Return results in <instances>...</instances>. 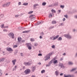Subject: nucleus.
<instances>
[{"label":"nucleus","mask_w":77,"mask_h":77,"mask_svg":"<svg viewBox=\"0 0 77 77\" xmlns=\"http://www.w3.org/2000/svg\"><path fill=\"white\" fill-rule=\"evenodd\" d=\"M52 55V53L50 52L48 54H47L44 57L45 58H46V59L45 60V61L47 60L48 59H50V56Z\"/></svg>","instance_id":"1"},{"label":"nucleus","mask_w":77,"mask_h":77,"mask_svg":"<svg viewBox=\"0 0 77 77\" xmlns=\"http://www.w3.org/2000/svg\"><path fill=\"white\" fill-rule=\"evenodd\" d=\"M30 72V70L29 69H27L24 71V72L25 74H28Z\"/></svg>","instance_id":"2"},{"label":"nucleus","mask_w":77,"mask_h":77,"mask_svg":"<svg viewBox=\"0 0 77 77\" xmlns=\"http://www.w3.org/2000/svg\"><path fill=\"white\" fill-rule=\"evenodd\" d=\"M8 35L10 36V37H11L12 38H14V34L12 32H10L8 34Z\"/></svg>","instance_id":"3"},{"label":"nucleus","mask_w":77,"mask_h":77,"mask_svg":"<svg viewBox=\"0 0 77 77\" xmlns=\"http://www.w3.org/2000/svg\"><path fill=\"white\" fill-rule=\"evenodd\" d=\"M24 64L26 66H29V65H31V63L29 62H24Z\"/></svg>","instance_id":"4"},{"label":"nucleus","mask_w":77,"mask_h":77,"mask_svg":"<svg viewBox=\"0 0 77 77\" xmlns=\"http://www.w3.org/2000/svg\"><path fill=\"white\" fill-rule=\"evenodd\" d=\"M11 4V3L10 2H8L7 4H5L3 5V7H8V6H9Z\"/></svg>","instance_id":"5"},{"label":"nucleus","mask_w":77,"mask_h":77,"mask_svg":"<svg viewBox=\"0 0 77 77\" xmlns=\"http://www.w3.org/2000/svg\"><path fill=\"white\" fill-rule=\"evenodd\" d=\"M7 50L8 51H13V50L11 48L8 47L7 48Z\"/></svg>","instance_id":"6"},{"label":"nucleus","mask_w":77,"mask_h":77,"mask_svg":"<svg viewBox=\"0 0 77 77\" xmlns=\"http://www.w3.org/2000/svg\"><path fill=\"white\" fill-rule=\"evenodd\" d=\"M36 67L35 66H32V72H34L35 70L36 69Z\"/></svg>","instance_id":"7"},{"label":"nucleus","mask_w":77,"mask_h":77,"mask_svg":"<svg viewBox=\"0 0 77 77\" xmlns=\"http://www.w3.org/2000/svg\"><path fill=\"white\" fill-rule=\"evenodd\" d=\"M59 66L61 67V68H65L64 66H63V64L62 63H59Z\"/></svg>","instance_id":"8"},{"label":"nucleus","mask_w":77,"mask_h":77,"mask_svg":"<svg viewBox=\"0 0 77 77\" xmlns=\"http://www.w3.org/2000/svg\"><path fill=\"white\" fill-rule=\"evenodd\" d=\"M30 44H27V47H28V49L29 50H31L32 49V47L31 46H29Z\"/></svg>","instance_id":"9"},{"label":"nucleus","mask_w":77,"mask_h":77,"mask_svg":"<svg viewBox=\"0 0 77 77\" xmlns=\"http://www.w3.org/2000/svg\"><path fill=\"white\" fill-rule=\"evenodd\" d=\"M16 61H17V60L16 59L12 61V62L14 65H15V62H16Z\"/></svg>","instance_id":"10"},{"label":"nucleus","mask_w":77,"mask_h":77,"mask_svg":"<svg viewBox=\"0 0 77 77\" xmlns=\"http://www.w3.org/2000/svg\"><path fill=\"white\" fill-rule=\"evenodd\" d=\"M5 60V58H1L0 59V63L2 62H4Z\"/></svg>","instance_id":"11"},{"label":"nucleus","mask_w":77,"mask_h":77,"mask_svg":"<svg viewBox=\"0 0 77 77\" xmlns=\"http://www.w3.org/2000/svg\"><path fill=\"white\" fill-rule=\"evenodd\" d=\"M72 38V37L70 35L68 34V39H71Z\"/></svg>","instance_id":"12"},{"label":"nucleus","mask_w":77,"mask_h":77,"mask_svg":"<svg viewBox=\"0 0 77 77\" xmlns=\"http://www.w3.org/2000/svg\"><path fill=\"white\" fill-rule=\"evenodd\" d=\"M59 36V35H57L56 36L54 37V38H53V40H55V39H57V38H58Z\"/></svg>","instance_id":"13"},{"label":"nucleus","mask_w":77,"mask_h":77,"mask_svg":"<svg viewBox=\"0 0 77 77\" xmlns=\"http://www.w3.org/2000/svg\"><path fill=\"white\" fill-rule=\"evenodd\" d=\"M55 60V58H54L51 61H50L49 62V64H51V63H53V60Z\"/></svg>","instance_id":"14"},{"label":"nucleus","mask_w":77,"mask_h":77,"mask_svg":"<svg viewBox=\"0 0 77 77\" xmlns=\"http://www.w3.org/2000/svg\"><path fill=\"white\" fill-rule=\"evenodd\" d=\"M55 74L56 76H58L59 75V72L56 71L55 72Z\"/></svg>","instance_id":"15"},{"label":"nucleus","mask_w":77,"mask_h":77,"mask_svg":"<svg viewBox=\"0 0 77 77\" xmlns=\"http://www.w3.org/2000/svg\"><path fill=\"white\" fill-rule=\"evenodd\" d=\"M30 32V31L29 30H28V31H23L22 32V33H29V32Z\"/></svg>","instance_id":"16"},{"label":"nucleus","mask_w":77,"mask_h":77,"mask_svg":"<svg viewBox=\"0 0 77 77\" xmlns=\"http://www.w3.org/2000/svg\"><path fill=\"white\" fill-rule=\"evenodd\" d=\"M58 63V61H57V60H54V61H53V63L54 64H56V63Z\"/></svg>","instance_id":"17"},{"label":"nucleus","mask_w":77,"mask_h":77,"mask_svg":"<svg viewBox=\"0 0 77 77\" xmlns=\"http://www.w3.org/2000/svg\"><path fill=\"white\" fill-rule=\"evenodd\" d=\"M17 39L18 42H20L21 41V37H18L17 38Z\"/></svg>","instance_id":"18"},{"label":"nucleus","mask_w":77,"mask_h":77,"mask_svg":"<svg viewBox=\"0 0 77 77\" xmlns=\"http://www.w3.org/2000/svg\"><path fill=\"white\" fill-rule=\"evenodd\" d=\"M40 24H41V22H38L37 23L35 24V26H38V25H39Z\"/></svg>","instance_id":"19"},{"label":"nucleus","mask_w":77,"mask_h":77,"mask_svg":"<svg viewBox=\"0 0 77 77\" xmlns=\"http://www.w3.org/2000/svg\"><path fill=\"white\" fill-rule=\"evenodd\" d=\"M17 66H15L14 67V68H13V71H14V70H16V69H17Z\"/></svg>","instance_id":"20"},{"label":"nucleus","mask_w":77,"mask_h":77,"mask_svg":"<svg viewBox=\"0 0 77 77\" xmlns=\"http://www.w3.org/2000/svg\"><path fill=\"white\" fill-rule=\"evenodd\" d=\"M68 64L70 65H73V63L71 62H68Z\"/></svg>","instance_id":"21"},{"label":"nucleus","mask_w":77,"mask_h":77,"mask_svg":"<svg viewBox=\"0 0 77 77\" xmlns=\"http://www.w3.org/2000/svg\"><path fill=\"white\" fill-rule=\"evenodd\" d=\"M62 38L61 37H59L58 38V41H62Z\"/></svg>","instance_id":"22"},{"label":"nucleus","mask_w":77,"mask_h":77,"mask_svg":"<svg viewBox=\"0 0 77 77\" xmlns=\"http://www.w3.org/2000/svg\"><path fill=\"white\" fill-rule=\"evenodd\" d=\"M56 21L55 20H53L52 22V24H56Z\"/></svg>","instance_id":"23"},{"label":"nucleus","mask_w":77,"mask_h":77,"mask_svg":"<svg viewBox=\"0 0 77 77\" xmlns=\"http://www.w3.org/2000/svg\"><path fill=\"white\" fill-rule=\"evenodd\" d=\"M75 69H76V68H73V69H72L71 70H70V72H72L73 71H75Z\"/></svg>","instance_id":"24"},{"label":"nucleus","mask_w":77,"mask_h":77,"mask_svg":"<svg viewBox=\"0 0 77 77\" xmlns=\"http://www.w3.org/2000/svg\"><path fill=\"white\" fill-rule=\"evenodd\" d=\"M64 7H65V6H64V5H60V8H62V9H63V8H64Z\"/></svg>","instance_id":"25"},{"label":"nucleus","mask_w":77,"mask_h":77,"mask_svg":"<svg viewBox=\"0 0 77 77\" xmlns=\"http://www.w3.org/2000/svg\"><path fill=\"white\" fill-rule=\"evenodd\" d=\"M0 27L2 29H3V27H4V24H1V25Z\"/></svg>","instance_id":"26"},{"label":"nucleus","mask_w":77,"mask_h":77,"mask_svg":"<svg viewBox=\"0 0 77 77\" xmlns=\"http://www.w3.org/2000/svg\"><path fill=\"white\" fill-rule=\"evenodd\" d=\"M35 17H32L31 18V21H33V20H35Z\"/></svg>","instance_id":"27"},{"label":"nucleus","mask_w":77,"mask_h":77,"mask_svg":"<svg viewBox=\"0 0 77 77\" xmlns=\"http://www.w3.org/2000/svg\"><path fill=\"white\" fill-rule=\"evenodd\" d=\"M23 5H24V6H27V5H28V3H24L23 4Z\"/></svg>","instance_id":"28"},{"label":"nucleus","mask_w":77,"mask_h":77,"mask_svg":"<svg viewBox=\"0 0 77 77\" xmlns=\"http://www.w3.org/2000/svg\"><path fill=\"white\" fill-rule=\"evenodd\" d=\"M64 37L66 38H68V34H64Z\"/></svg>","instance_id":"29"},{"label":"nucleus","mask_w":77,"mask_h":77,"mask_svg":"<svg viewBox=\"0 0 77 77\" xmlns=\"http://www.w3.org/2000/svg\"><path fill=\"white\" fill-rule=\"evenodd\" d=\"M52 17V14H51V13H50L49 14V18H50L51 17Z\"/></svg>","instance_id":"30"},{"label":"nucleus","mask_w":77,"mask_h":77,"mask_svg":"<svg viewBox=\"0 0 77 77\" xmlns=\"http://www.w3.org/2000/svg\"><path fill=\"white\" fill-rule=\"evenodd\" d=\"M46 5V2H43L42 3V6H45V5Z\"/></svg>","instance_id":"31"},{"label":"nucleus","mask_w":77,"mask_h":77,"mask_svg":"<svg viewBox=\"0 0 77 77\" xmlns=\"http://www.w3.org/2000/svg\"><path fill=\"white\" fill-rule=\"evenodd\" d=\"M54 26H51L50 27L49 29H53V28H54Z\"/></svg>","instance_id":"32"},{"label":"nucleus","mask_w":77,"mask_h":77,"mask_svg":"<svg viewBox=\"0 0 77 77\" xmlns=\"http://www.w3.org/2000/svg\"><path fill=\"white\" fill-rule=\"evenodd\" d=\"M38 4H35L33 5V7H36V6H38Z\"/></svg>","instance_id":"33"},{"label":"nucleus","mask_w":77,"mask_h":77,"mask_svg":"<svg viewBox=\"0 0 77 77\" xmlns=\"http://www.w3.org/2000/svg\"><path fill=\"white\" fill-rule=\"evenodd\" d=\"M0 17H1V18H3L4 17V15L3 14L1 15L0 16Z\"/></svg>","instance_id":"34"},{"label":"nucleus","mask_w":77,"mask_h":77,"mask_svg":"<svg viewBox=\"0 0 77 77\" xmlns=\"http://www.w3.org/2000/svg\"><path fill=\"white\" fill-rule=\"evenodd\" d=\"M51 12H54V13H56V11L53 9L51 10Z\"/></svg>","instance_id":"35"},{"label":"nucleus","mask_w":77,"mask_h":77,"mask_svg":"<svg viewBox=\"0 0 77 77\" xmlns=\"http://www.w3.org/2000/svg\"><path fill=\"white\" fill-rule=\"evenodd\" d=\"M41 34L42 36H44V33L43 32H42L41 33Z\"/></svg>","instance_id":"36"},{"label":"nucleus","mask_w":77,"mask_h":77,"mask_svg":"<svg viewBox=\"0 0 77 77\" xmlns=\"http://www.w3.org/2000/svg\"><path fill=\"white\" fill-rule=\"evenodd\" d=\"M32 12H33V11L29 12H28V14H32Z\"/></svg>","instance_id":"37"},{"label":"nucleus","mask_w":77,"mask_h":77,"mask_svg":"<svg viewBox=\"0 0 77 77\" xmlns=\"http://www.w3.org/2000/svg\"><path fill=\"white\" fill-rule=\"evenodd\" d=\"M30 41H31L32 42H33V41H34V39L33 38H32L31 39H30Z\"/></svg>","instance_id":"38"},{"label":"nucleus","mask_w":77,"mask_h":77,"mask_svg":"<svg viewBox=\"0 0 77 77\" xmlns=\"http://www.w3.org/2000/svg\"><path fill=\"white\" fill-rule=\"evenodd\" d=\"M45 71L44 70H43L41 71V73H42H42H44V72H45Z\"/></svg>","instance_id":"39"},{"label":"nucleus","mask_w":77,"mask_h":77,"mask_svg":"<svg viewBox=\"0 0 77 77\" xmlns=\"http://www.w3.org/2000/svg\"><path fill=\"white\" fill-rule=\"evenodd\" d=\"M34 46H35V47H37L38 45V43H35L34 44Z\"/></svg>","instance_id":"40"},{"label":"nucleus","mask_w":77,"mask_h":77,"mask_svg":"<svg viewBox=\"0 0 77 77\" xmlns=\"http://www.w3.org/2000/svg\"><path fill=\"white\" fill-rule=\"evenodd\" d=\"M50 66V64L49 63L48 64L46 65V67H47V66Z\"/></svg>","instance_id":"41"},{"label":"nucleus","mask_w":77,"mask_h":77,"mask_svg":"<svg viewBox=\"0 0 77 77\" xmlns=\"http://www.w3.org/2000/svg\"><path fill=\"white\" fill-rule=\"evenodd\" d=\"M64 17H65L66 18H67L68 17V15H64Z\"/></svg>","instance_id":"42"},{"label":"nucleus","mask_w":77,"mask_h":77,"mask_svg":"<svg viewBox=\"0 0 77 77\" xmlns=\"http://www.w3.org/2000/svg\"><path fill=\"white\" fill-rule=\"evenodd\" d=\"M52 48H54V47H55V46L54 45H53L51 47Z\"/></svg>","instance_id":"43"},{"label":"nucleus","mask_w":77,"mask_h":77,"mask_svg":"<svg viewBox=\"0 0 77 77\" xmlns=\"http://www.w3.org/2000/svg\"><path fill=\"white\" fill-rule=\"evenodd\" d=\"M73 77V76H71V75H68V77Z\"/></svg>","instance_id":"44"},{"label":"nucleus","mask_w":77,"mask_h":77,"mask_svg":"<svg viewBox=\"0 0 77 77\" xmlns=\"http://www.w3.org/2000/svg\"><path fill=\"white\" fill-rule=\"evenodd\" d=\"M3 31L4 32H8V30L6 29H3Z\"/></svg>","instance_id":"45"},{"label":"nucleus","mask_w":77,"mask_h":77,"mask_svg":"<svg viewBox=\"0 0 77 77\" xmlns=\"http://www.w3.org/2000/svg\"><path fill=\"white\" fill-rule=\"evenodd\" d=\"M58 5V3H55L54 4V6H57V5Z\"/></svg>","instance_id":"46"},{"label":"nucleus","mask_w":77,"mask_h":77,"mask_svg":"<svg viewBox=\"0 0 77 77\" xmlns=\"http://www.w3.org/2000/svg\"><path fill=\"white\" fill-rule=\"evenodd\" d=\"M22 29V27H19V30H21Z\"/></svg>","instance_id":"47"},{"label":"nucleus","mask_w":77,"mask_h":77,"mask_svg":"<svg viewBox=\"0 0 77 77\" xmlns=\"http://www.w3.org/2000/svg\"><path fill=\"white\" fill-rule=\"evenodd\" d=\"M58 12V14H59L60 13V12H61V10H59Z\"/></svg>","instance_id":"48"},{"label":"nucleus","mask_w":77,"mask_h":77,"mask_svg":"<svg viewBox=\"0 0 77 77\" xmlns=\"http://www.w3.org/2000/svg\"><path fill=\"white\" fill-rule=\"evenodd\" d=\"M20 55L21 56H23V53H21L20 54Z\"/></svg>","instance_id":"49"},{"label":"nucleus","mask_w":77,"mask_h":77,"mask_svg":"<svg viewBox=\"0 0 77 77\" xmlns=\"http://www.w3.org/2000/svg\"><path fill=\"white\" fill-rule=\"evenodd\" d=\"M63 58H61L60 59V61H62V60H63Z\"/></svg>","instance_id":"50"},{"label":"nucleus","mask_w":77,"mask_h":77,"mask_svg":"<svg viewBox=\"0 0 77 77\" xmlns=\"http://www.w3.org/2000/svg\"><path fill=\"white\" fill-rule=\"evenodd\" d=\"M64 77H68V75H66L65 74L64 75Z\"/></svg>","instance_id":"51"},{"label":"nucleus","mask_w":77,"mask_h":77,"mask_svg":"<svg viewBox=\"0 0 77 77\" xmlns=\"http://www.w3.org/2000/svg\"><path fill=\"white\" fill-rule=\"evenodd\" d=\"M38 56H42V54H38Z\"/></svg>","instance_id":"52"},{"label":"nucleus","mask_w":77,"mask_h":77,"mask_svg":"<svg viewBox=\"0 0 77 77\" xmlns=\"http://www.w3.org/2000/svg\"><path fill=\"white\" fill-rule=\"evenodd\" d=\"M39 38L40 39H42V36H41V35H40V36H39Z\"/></svg>","instance_id":"53"},{"label":"nucleus","mask_w":77,"mask_h":77,"mask_svg":"<svg viewBox=\"0 0 77 77\" xmlns=\"http://www.w3.org/2000/svg\"><path fill=\"white\" fill-rule=\"evenodd\" d=\"M17 54V52L16 51L14 52V54L15 55H16Z\"/></svg>","instance_id":"54"},{"label":"nucleus","mask_w":77,"mask_h":77,"mask_svg":"<svg viewBox=\"0 0 77 77\" xmlns=\"http://www.w3.org/2000/svg\"><path fill=\"white\" fill-rule=\"evenodd\" d=\"M21 42H25V40H22Z\"/></svg>","instance_id":"55"},{"label":"nucleus","mask_w":77,"mask_h":77,"mask_svg":"<svg viewBox=\"0 0 77 77\" xmlns=\"http://www.w3.org/2000/svg\"><path fill=\"white\" fill-rule=\"evenodd\" d=\"M4 28H8V26H5L4 27Z\"/></svg>","instance_id":"56"},{"label":"nucleus","mask_w":77,"mask_h":77,"mask_svg":"<svg viewBox=\"0 0 77 77\" xmlns=\"http://www.w3.org/2000/svg\"><path fill=\"white\" fill-rule=\"evenodd\" d=\"M52 6V5H48V7H49V8H51V7Z\"/></svg>","instance_id":"57"},{"label":"nucleus","mask_w":77,"mask_h":77,"mask_svg":"<svg viewBox=\"0 0 77 77\" xmlns=\"http://www.w3.org/2000/svg\"><path fill=\"white\" fill-rule=\"evenodd\" d=\"M18 47V46H17V45H14V48H16V47Z\"/></svg>","instance_id":"58"},{"label":"nucleus","mask_w":77,"mask_h":77,"mask_svg":"<svg viewBox=\"0 0 77 77\" xmlns=\"http://www.w3.org/2000/svg\"><path fill=\"white\" fill-rule=\"evenodd\" d=\"M2 75V72H0V76H1V75Z\"/></svg>","instance_id":"59"},{"label":"nucleus","mask_w":77,"mask_h":77,"mask_svg":"<svg viewBox=\"0 0 77 77\" xmlns=\"http://www.w3.org/2000/svg\"><path fill=\"white\" fill-rule=\"evenodd\" d=\"M21 4V2H19L18 3L19 5H20Z\"/></svg>","instance_id":"60"},{"label":"nucleus","mask_w":77,"mask_h":77,"mask_svg":"<svg viewBox=\"0 0 77 77\" xmlns=\"http://www.w3.org/2000/svg\"><path fill=\"white\" fill-rule=\"evenodd\" d=\"M75 29H73V32H75Z\"/></svg>","instance_id":"61"},{"label":"nucleus","mask_w":77,"mask_h":77,"mask_svg":"<svg viewBox=\"0 0 77 77\" xmlns=\"http://www.w3.org/2000/svg\"><path fill=\"white\" fill-rule=\"evenodd\" d=\"M60 75L61 76L63 75V73H62L61 74H60Z\"/></svg>","instance_id":"62"},{"label":"nucleus","mask_w":77,"mask_h":77,"mask_svg":"<svg viewBox=\"0 0 77 77\" xmlns=\"http://www.w3.org/2000/svg\"><path fill=\"white\" fill-rule=\"evenodd\" d=\"M38 65H41V63H38Z\"/></svg>","instance_id":"63"},{"label":"nucleus","mask_w":77,"mask_h":77,"mask_svg":"<svg viewBox=\"0 0 77 77\" xmlns=\"http://www.w3.org/2000/svg\"><path fill=\"white\" fill-rule=\"evenodd\" d=\"M75 18H77V15H76L75 16Z\"/></svg>","instance_id":"64"}]
</instances>
